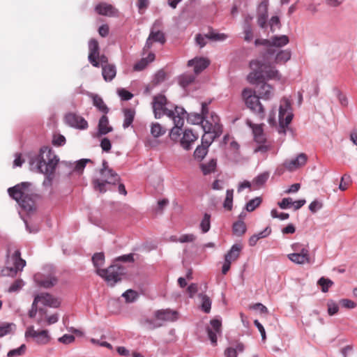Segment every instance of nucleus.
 <instances>
[{
    "mask_svg": "<svg viewBox=\"0 0 357 357\" xmlns=\"http://www.w3.org/2000/svg\"><path fill=\"white\" fill-rule=\"evenodd\" d=\"M252 72L248 75V80L251 84L258 82L257 92L259 98L269 100L274 96L273 86L263 79L266 77L270 79L280 80L281 75L275 67L259 60H252L250 63Z\"/></svg>",
    "mask_w": 357,
    "mask_h": 357,
    "instance_id": "obj_1",
    "label": "nucleus"
},
{
    "mask_svg": "<svg viewBox=\"0 0 357 357\" xmlns=\"http://www.w3.org/2000/svg\"><path fill=\"white\" fill-rule=\"evenodd\" d=\"M30 185L29 183H22L8 190L9 195L28 213L35 209V202L29 193L28 188Z\"/></svg>",
    "mask_w": 357,
    "mask_h": 357,
    "instance_id": "obj_2",
    "label": "nucleus"
},
{
    "mask_svg": "<svg viewBox=\"0 0 357 357\" xmlns=\"http://www.w3.org/2000/svg\"><path fill=\"white\" fill-rule=\"evenodd\" d=\"M59 159L54 151L48 147L40 149L38 156V169L40 172L51 175L54 172Z\"/></svg>",
    "mask_w": 357,
    "mask_h": 357,
    "instance_id": "obj_3",
    "label": "nucleus"
},
{
    "mask_svg": "<svg viewBox=\"0 0 357 357\" xmlns=\"http://www.w3.org/2000/svg\"><path fill=\"white\" fill-rule=\"evenodd\" d=\"M119 181V176L108 167L107 161L103 160L102 167L100 170V178L93 181V185L96 190L105 192L107 191V184L115 185Z\"/></svg>",
    "mask_w": 357,
    "mask_h": 357,
    "instance_id": "obj_4",
    "label": "nucleus"
},
{
    "mask_svg": "<svg viewBox=\"0 0 357 357\" xmlns=\"http://www.w3.org/2000/svg\"><path fill=\"white\" fill-rule=\"evenodd\" d=\"M166 116L170 118L174 124L169 132V137L174 142L178 141L181 135L180 130L184 125L187 113L183 107H174V111L166 110Z\"/></svg>",
    "mask_w": 357,
    "mask_h": 357,
    "instance_id": "obj_5",
    "label": "nucleus"
},
{
    "mask_svg": "<svg viewBox=\"0 0 357 357\" xmlns=\"http://www.w3.org/2000/svg\"><path fill=\"white\" fill-rule=\"evenodd\" d=\"M242 98L247 107L251 109L259 119H264L265 116V109L259 100V97L255 95V91L251 89H245L242 92Z\"/></svg>",
    "mask_w": 357,
    "mask_h": 357,
    "instance_id": "obj_6",
    "label": "nucleus"
},
{
    "mask_svg": "<svg viewBox=\"0 0 357 357\" xmlns=\"http://www.w3.org/2000/svg\"><path fill=\"white\" fill-rule=\"evenodd\" d=\"M202 127L204 131V135H208L213 140L220 137L222 132V126L220 123L218 115L211 114L208 116L206 114Z\"/></svg>",
    "mask_w": 357,
    "mask_h": 357,
    "instance_id": "obj_7",
    "label": "nucleus"
},
{
    "mask_svg": "<svg viewBox=\"0 0 357 357\" xmlns=\"http://www.w3.org/2000/svg\"><path fill=\"white\" fill-rule=\"evenodd\" d=\"M98 275L102 278L109 285L114 286L121 281V276L124 273V268L116 264L111 265L107 268H98L96 271Z\"/></svg>",
    "mask_w": 357,
    "mask_h": 357,
    "instance_id": "obj_8",
    "label": "nucleus"
},
{
    "mask_svg": "<svg viewBox=\"0 0 357 357\" xmlns=\"http://www.w3.org/2000/svg\"><path fill=\"white\" fill-rule=\"evenodd\" d=\"M292 118L293 114L291 112V103L287 98H284L281 100L279 108V132L285 133V128L291 123Z\"/></svg>",
    "mask_w": 357,
    "mask_h": 357,
    "instance_id": "obj_9",
    "label": "nucleus"
},
{
    "mask_svg": "<svg viewBox=\"0 0 357 357\" xmlns=\"http://www.w3.org/2000/svg\"><path fill=\"white\" fill-rule=\"evenodd\" d=\"M24 336L27 340L31 338L36 344L39 345H46L50 342L52 339L48 330H36L33 326H29L26 328Z\"/></svg>",
    "mask_w": 357,
    "mask_h": 357,
    "instance_id": "obj_10",
    "label": "nucleus"
},
{
    "mask_svg": "<svg viewBox=\"0 0 357 357\" xmlns=\"http://www.w3.org/2000/svg\"><path fill=\"white\" fill-rule=\"evenodd\" d=\"M10 261L13 266L7 267L3 270L4 275L15 276L18 271H22L26 265V261L21 258V253L19 250H16L13 254Z\"/></svg>",
    "mask_w": 357,
    "mask_h": 357,
    "instance_id": "obj_11",
    "label": "nucleus"
},
{
    "mask_svg": "<svg viewBox=\"0 0 357 357\" xmlns=\"http://www.w3.org/2000/svg\"><path fill=\"white\" fill-rule=\"evenodd\" d=\"M153 109L155 118L160 119L162 116L166 115V110L174 111V109H169L166 107L167 100L165 96L158 94L153 97Z\"/></svg>",
    "mask_w": 357,
    "mask_h": 357,
    "instance_id": "obj_12",
    "label": "nucleus"
},
{
    "mask_svg": "<svg viewBox=\"0 0 357 357\" xmlns=\"http://www.w3.org/2000/svg\"><path fill=\"white\" fill-rule=\"evenodd\" d=\"M59 320V314L57 313H54L51 315H48L47 310L44 308L38 309V316L36 318V323L40 326H45L47 325H52L55 324Z\"/></svg>",
    "mask_w": 357,
    "mask_h": 357,
    "instance_id": "obj_13",
    "label": "nucleus"
},
{
    "mask_svg": "<svg viewBox=\"0 0 357 357\" xmlns=\"http://www.w3.org/2000/svg\"><path fill=\"white\" fill-rule=\"evenodd\" d=\"M213 142V138L208 135H203L202 137V144L198 146L194 152L195 158L199 160H202L206 155L208 147Z\"/></svg>",
    "mask_w": 357,
    "mask_h": 357,
    "instance_id": "obj_14",
    "label": "nucleus"
},
{
    "mask_svg": "<svg viewBox=\"0 0 357 357\" xmlns=\"http://www.w3.org/2000/svg\"><path fill=\"white\" fill-rule=\"evenodd\" d=\"M89 61L94 67L99 68L100 47L97 40L91 39L89 42Z\"/></svg>",
    "mask_w": 357,
    "mask_h": 357,
    "instance_id": "obj_15",
    "label": "nucleus"
},
{
    "mask_svg": "<svg viewBox=\"0 0 357 357\" xmlns=\"http://www.w3.org/2000/svg\"><path fill=\"white\" fill-rule=\"evenodd\" d=\"M65 121L71 127L84 130L88 128L87 121L82 116L74 113H68L65 116Z\"/></svg>",
    "mask_w": 357,
    "mask_h": 357,
    "instance_id": "obj_16",
    "label": "nucleus"
},
{
    "mask_svg": "<svg viewBox=\"0 0 357 357\" xmlns=\"http://www.w3.org/2000/svg\"><path fill=\"white\" fill-rule=\"evenodd\" d=\"M221 321L218 319H212L210 322V326L206 328L208 338L213 345L217 344V335H220L222 330Z\"/></svg>",
    "mask_w": 357,
    "mask_h": 357,
    "instance_id": "obj_17",
    "label": "nucleus"
},
{
    "mask_svg": "<svg viewBox=\"0 0 357 357\" xmlns=\"http://www.w3.org/2000/svg\"><path fill=\"white\" fill-rule=\"evenodd\" d=\"M307 160V157L305 153H300L296 158L286 160L284 162V166L287 169L292 172L304 166Z\"/></svg>",
    "mask_w": 357,
    "mask_h": 357,
    "instance_id": "obj_18",
    "label": "nucleus"
},
{
    "mask_svg": "<svg viewBox=\"0 0 357 357\" xmlns=\"http://www.w3.org/2000/svg\"><path fill=\"white\" fill-rule=\"evenodd\" d=\"M35 303H41L43 305L51 307H58L60 302L58 299L54 298L52 295L47 293H41L38 294L34 298Z\"/></svg>",
    "mask_w": 357,
    "mask_h": 357,
    "instance_id": "obj_19",
    "label": "nucleus"
},
{
    "mask_svg": "<svg viewBox=\"0 0 357 357\" xmlns=\"http://www.w3.org/2000/svg\"><path fill=\"white\" fill-rule=\"evenodd\" d=\"M165 41L166 40L164 33L160 31H155L153 28L146 40V43L143 49V51L144 52L149 50L151 47L153 42H158L161 44H164Z\"/></svg>",
    "mask_w": 357,
    "mask_h": 357,
    "instance_id": "obj_20",
    "label": "nucleus"
},
{
    "mask_svg": "<svg viewBox=\"0 0 357 357\" xmlns=\"http://www.w3.org/2000/svg\"><path fill=\"white\" fill-rule=\"evenodd\" d=\"M268 1H262L257 8V23L259 26L264 29L266 25L268 18Z\"/></svg>",
    "mask_w": 357,
    "mask_h": 357,
    "instance_id": "obj_21",
    "label": "nucleus"
},
{
    "mask_svg": "<svg viewBox=\"0 0 357 357\" xmlns=\"http://www.w3.org/2000/svg\"><path fill=\"white\" fill-rule=\"evenodd\" d=\"M197 135L195 134L191 130L186 129L180 139V144L184 149L189 150L191 149L192 144L197 141Z\"/></svg>",
    "mask_w": 357,
    "mask_h": 357,
    "instance_id": "obj_22",
    "label": "nucleus"
},
{
    "mask_svg": "<svg viewBox=\"0 0 357 357\" xmlns=\"http://www.w3.org/2000/svg\"><path fill=\"white\" fill-rule=\"evenodd\" d=\"M289 260L297 264H305L311 263L309 250H304L302 252H294L287 255Z\"/></svg>",
    "mask_w": 357,
    "mask_h": 357,
    "instance_id": "obj_23",
    "label": "nucleus"
},
{
    "mask_svg": "<svg viewBox=\"0 0 357 357\" xmlns=\"http://www.w3.org/2000/svg\"><path fill=\"white\" fill-rule=\"evenodd\" d=\"M289 41V38L285 35L272 37L270 39V47L267 49V54H273L275 53L274 47H282L288 44Z\"/></svg>",
    "mask_w": 357,
    "mask_h": 357,
    "instance_id": "obj_24",
    "label": "nucleus"
},
{
    "mask_svg": "<svg viewBox=\"0 0 357 357\" xmlns=\"http://www.w3.org/2000/svg\"><path fill=\"white\" fill-rule=\"evenodd\" d=\"M210 64V61L206 58H195L188 61L189 66H194V71L196 75H198L204 69H206Z\"/></svg>",
    "mask_w": 357,
    "mask_h": 357,
    "instance_id": "obj_25",
    "label": "nucleus"
},
{
    "mask_svg": "<svg viewBox=\"0 0 357 357\" xmlns=\"http://www.w3.org/2000/svg\"><path fill=\"white\" fill-rule=\"evenodd\" d=\"M95 10L99 15L108 17H114L117 14V10L112 5L107 3H98Z\"/></svg>",
    "mask_w": 357,
    "mask_h": 357,
    "instance_id": "obj_26",
    "label": "nucleus"
},
{
    "mask_svg": "<svg viewBox=\"0 0 357 357\" xmlns=\"http://www.w3.org/2000/svg\"><path fill=\"white\" fill-rule=\"evenodd\" d=\"M155 317L158 320L173 321L177 319L178 313L168 309L161 310L155 312Z\"/></svg>",
    "mask_w": 357,
    "mask_h": 357,
    "instance_id": "obj_27",
    "label": "nucleus"
},
{
    "mask_svg": "<svg viewBox=\"0 0 357 357\" xmlns=\"http://www.w3.org/2000/svg\"><path fill=\"white\" fill-rule=\"evenodd\" d=\"M242 250L240 244H234L232 245L229 251L225 255V260L229 263H232L238 259Z\"/></svg>",
    "mask_w": 357,
    "mask_h": 357,
    "instance_id": "obj_28",
    "label": "nucleus"
},
{
    "mask_svg": "<svg viewBox=\"0 0 357 357\" xmlns=\"http://www.w3.org/2000/svg\"><path fill=\"white\" fill-rule=\"evenodd\" d=\"M112 127L109 123L108 117L106 115L102 116L98 122V134L104 135L112 132Z\"/></svg>",
    "mask_w": 357,
    "mask_h": 357,
    "instance_id": "obj_29",
    "label": "nucleus"
},
{
    "mask_svg": "<svg viewBox=\"0 0 357 357\" xmlns=\"http://www.w3.org/2000/svg\"><path fill=\"white\" fill-rule=\"evenodd\" d=\"M202 114H190L188 116V121H190L193 124H201L202 125V122L204 121V116L206 114L208 113V107L206 104L202 103Z\"/></svg>",
    "mask_w": 357,
    "mask_h": 357,
    "instance_id": "obj_30",
    "label": "nucleus"
},
{
    "mask_svg": "<svg viewBox=\"0 0 357 357\" xmlns=\"http://www.w3.org/2000/svg\"><path fill=\"white\" fill-rule=\"evenodd\" d=\"M116 70L114 65L109 64L102 67V75L106 82L112 81L116 76Z\"/></svg>",
    "mask_w": 357,
    "mask_h": 357,
    "instance_id": "obj_31",
    "label": "nucleus"
},
{
    "mask_svg": "<svg viewBox=\"0 0 357 357\" xmlns=\"http://www.w3.org/2000/svg\"><path fill=\"white\" fill-rule=\"evenodd\" d=\"M155 59V54L152 52L149 53L148 56L146 58H142L138 62H137L133 68L136 71H140L144 70L147 65L153 61Z\"/></svg>",
    "mask_w": 357,
    "mask_h": 357,
    "instance_id": "obj_32",
    "label": "nucleus"
},
{
    "mask_svg": "<svg viewBox=\"0 0 357 357\" xmlns=\"http://www.w3.org/2000/svg\"><path fill=\"white\" fill-rule=\"evenodd\" d=\"M124 120L123 127L124 128H128L133 122L135 112L133 109L126 108L123 109Z\"/></svg>",
    "mask_w": 357,
    "mask_h": 357,
    "instance_id": "obj_33",
    "label": "nucleus"
},
{
    "mask_svg": "<svg viewBox=\"0 0 357 357\" xmlns=\"http://www.w3.org/2000/svg\"><path fill=\"white\" fill-rule=\"evenodd\" d=\"M291 58V52L289 50L279 51L275 58V62L278 64L284 63Z\"/></svg>",
    "mask_w": 357,
    "mask_h": 357,
    "instance_id": "obj_34",
    "label": "nucleus"
},
{
    "mask_svg": "<svg viewBox=\"0 0 357 357\" xmlns=\"http://www.w3.org/2000/svg\"><path fill=\"white\" fill-rule=\"evenodd\" d=\"M217 161L215 159H211L209 162L206 163H203L201 165V169L204 175L209 174L212 172H214L216 168Z\"/></svg>",
    "mask_w": 357,
    "mask_h": 357,
    "instance_id": "obj_35",
    "label": "nucleus"
},
{
    "mask_svg": "<svg viewBox=\"0 0 357 357\" xmlns=\"http://www.w3.org/2000/svg\"><path fill=\"white\" fill-rule=\"evenodd\" d=\"M93 103L102 112L107 114L109 112V109L105 104L102 98L98 95H93Z\"/></svg>",
    "mask_w": 357,
    "mask_h": 357,
    "instance_id": "obj_36",
    "label": "nucleus"
},
{
    "mask_svg": "<svg viewBox=\"0 0 357 357\" xmlns=\"http://www.w3.org/2000/svg\"><path fill=\"white\" fill-rule=\"evenodd\" d=\"M195 79V76L192 74L185 73L178 78L179 84L185 88L192 84Z\"/></svg>",
    "mask_w": 357,
    "mask_h": 357,
    "instance_id": "obj_37",
    "label": "nucleus"
},
{
    "mask_svg": "<svg viewBox=\"0 0 357 357\" xmlns=\"http://www.w3.org/2000/svg\"><path fill=\"white\" fill-rule=\"evenodd\" d=\"M166 132V129L158 123H153L151 126V133L154 137H159Z\"/></svg>",
    "mask_w": 357,
    "mask_h": 357,
    "instance_id": "obj_38",
    "label": "nucleus"
},
{
    "mask_svg": "<svg viewBox=\"0 0 357 357\" xmlns=\"http://www.w3.org/2000/svg\"><path fill=\"white\" fill-rule=\"evenodd\" d=\"M246 231V225L243 221H238L233 225V232L238 236H242Z\"/></svg>",
    "mask_w": 357,
    "mask_h": 357,
    "instance_id": "obj_39",
    "label": "nucleus"
},
{
    "mask_svg": "<svg viewBox=\"0 0 357 357\" xmlns=\"http://www.w3.org/2000/svg\"><path fill=\"white\" fill-rule=\"evenodd\" d=\"M200 228L203 233H206L211 228V215L205 213L200 222Z\"/></svg>",
    "mask_w": 357,
    "mask_h": 357,
    "instance_id": "obj_40",
    "label": "nucleus"
},
{
    "mask_svg": "<svg viewBox=\"0 0 357 357\" xmlns=\"http://www.w3.org/2000/svg\"><path fill=\"white\" fill-rule=\"evenodd\" d=\"M317 284L321 287V291L326 293L333 286V282L330 279L322 277L318 280Z\"/></svg>",
    "mask_w": 357,
    "mask_h": 357,
    "instance_id": "obj_41",
    "label": "nucleus"
},
{
    "mask_svg": "<svg viewBox=\"0 0 357 357\" xmlns=\"http://www.w3.org/2000/svg\"><path fill=\"white\" fill-rule=\"evenodd\" d=\"M206 37L213 41H222L227 38L226 34L215 33L213 30L206 33Z\"/></svg>",
    "mask_w": 357,
    "mask_h": 357,
    "instance_id": "obj_42",
    "label": "nucleus"
},
{
    "mask_svg": "<svg viewBox=\"0 0 357 357\" xmlns=\"http://www.w3.org/2000/svg\"><path fill=\"white\" fill-rule=\"evenodd\" d=\"M233 194L234 190H227L226 192V197L223 204L224 208L228 211H231L232 208V203H233Z\"/></svg>",
    "mask_w": 357,
    "mask_h": 357,
    "instance_id": "obj_43",
    "label": "nucleus"
},
{
    "mask_svg": "<svg viewBox=\"0 0 357 357\" xmlns=\"http://www.w3.org/2000/svg\"><path fill=\"white\" fill-rule=\"evenodd\" d=\"M92 261L95 267H96V271L102 266L105 262V256L102 252H98L94 254L92 257Z\"/></svg>",
    "mask_w": 357,
    "mask_h": 357,
    "instance_id": "obj_44",
    "label": "nucleus"
},
{
    "mask_svg": "<svg viewBox=\"0 0 357 357\" xmlns=\"http://www.w3.org/2000/svg\"><path fill=\"white\" fill-rule=\"evenodd\" d=\"M195 239L196 236L192 234H183L178 239L176 236L172 237L173 241H178L180 243H190L193 242Z\"/></svg>",
    "mask_w": 357,
    "mask_h": 357,
    "instance_id": "obj_45",
    "label": "nucleus"
},
{
    "mask_svg": "<svg viewBox=\"0 0 357 357\" xmlns=\"http://www.w3.org/2000/svg\"><path fill=\"white\" fill-rule=\"evenodd\" d=\"M261 203V199L260 197H255V199L250 200L247 203V204L245 206V208L248 211L252 212L257 207H258Z\"/></svg>",
    "mask_w": 357,
    "mask_h": 357,
    "instance_id": "obj_46",
    "label": "nucleus"
},
{
    "mask_svg": "<svg viewBox=\"0 0 357 357\" xmlns=\"http://www.w3.org/2000/svg\"><path fill=\"white\" fill-rule=\"evenodd\" d=\"M26 349V345L22 344L20 347L9 351L8 353L7 354V356L8 357H15V356H22V354H24L25 353Z\"/></svg>",
    "mask_w": 357,
    "mask_h": 357,
    "instance_id": "obj_47",
    "label": "nucleus"
},
{
    "mask_svg": "<svg viewBox=\"0 0 357 357\" xmlns=\"http://www.w3.org/2000/svg\"><path fill=\"white\" fill-rule=\"evenodd\" d=\"M271 148H272V142H268L266 143L258 144V146L255 149L254 152L255 153L261 152V153H266L267 151H268L269 150H271Z\"/></svg>",
    "mask_w": 357,
    "mask_h": 357,
    "instance_id": "obj_48",
    "label": "nucleus"
},
{
    "mask_svg": "<svg viewBox=\"0 0 357 357\" xmlns=\"http://www.w3.org/2000/svg\"><path fill=\"white\" fill-rule=\"evenodd\" d=\"M126 300L127 302H133L138 296L137 291L128 289L124 292L122 295Z\"/></svg>",
    "mask_w": 357,
    "mask_h": 357,
    "instance_id": "obj_49",
    "label": "nucleus"
},
{
    "mask_svg": "<svg viewBox=\"0 0 357 357\" xmlns=\"http://www.w3.org/2000/svg\"><path fill=\"white\" fill-rule=\"evenodd\" d=\"M268 178V174H266V173L261 174L254 179L253 183L255 185H256L257 187H259L266 183Z\"/></svg>",
    "mask_w": 357,
    "mask_h": 357,
    "instance_id": "obj_50",
    "label": "nucleus"
},
{
    "mask_svg": "<svg viewBox=\"0 0 357 357\" xmlns=\"http://www.w3.org/2000/svg\"><path fill=\"white\" fill-rule=\"evenodd\" d=\"M211 307V301L208 296L204 295L202 296V308L206 312L208 313Z\"/></svg>",
    "mask_w": 357,
    "mask_h": 357,
    "instance_id": "obj_51",
    "label": "nucleus"
},
{
    "mask_svg": "<svg viewBox=\"0 0 357 357\" xmlns=\"http://www.w3.org/2000/svg\"><path fill=\"white\" fill-rule=\"evenodd\" d=\"M117 92L122 100H129L133 97V94L125 89H120Z\"/></svg>",
    "mask_w": 357,
    "mask_h": 357,
    "instance_id": "obj_52",
    "label": "nucleus"
},
{
    "mask_svg": "<svg viewBox=\"0 0 357 357\" xmlns=\"http://www.w3.org/2000/svg\"><path fill=\"white\" fill-rule=\"evenodd\" d=\"M328 313L330 316H333L338 312L339 307L337 303L333 301H329L327 303Z\"/></svg>",
    "mask_w": 357,
    "mask_h": 357,
    "instance_id": "obj_53",
    "label": "nucleus"
},
{
    "mask_svg": "<svg viewBox=\"0 0 357 357\" xmlns=\"http://www.w3.org/2000/svg\"><path fill=\"white\" fill-rule=\"evenodd\" d=\"M207 40H208V38L206 37V33L204 35L199 33V34H197L195 36L196 43L200 47H203L206 45Z\"/></svg>",
    "mask_w": 357,
    "mask_h": 357,
    "instance_id": "obj_54",
    "label": "nucleus"
},
{
    "mask_svg": "<svg viewBox=\"0 0 357 357\" xmlns=\"http://www.w3.org/2000/svg\"><path fill=\"white\" fill-rule=\"evenodd\" d=\"M13 324H4L0 326V337L9 334L12 331Z\"/></svg>",
    "mask_w": 357,
    "mask_h": 357,
    "instance_id": "obj_55",
    "label": "nucleus"
},
{
    "mask_svg": "<svg viewBox=\"0 0 357 357\" xmlns=\"http://www.w3.org/2000/svg\"><path fill=\"white\" fill-rule=\"evenodd\" d=\"M244 34V40L245 41L250 42L252 40L253 33L250 24L245 25Z\"/></svg>",
    "mask_w": 357,
    "mask_h": 357,
    "instance_id": "obj_56",
    "label": "nucleus"
},
{
    "mask_svg": "<svg viewBox=\"0 0 357 357\" xmlns=\"http://www.w3.org/2000/svg\"><path fill=\"white\" fill-rule=\"evenodd\" d=\"M350 176L348 175H344L342 177L339 188L342 191L347 190L350 183Z\"/></svg>",
    "mask_w": 357,
    "mask_h": 357,
    "instance_id": "obj_57",
    "label": "nucleus"
},
{
    "mask_svg": "<svg viewBox=\"0 0 357 357\" xmlns=\"http://www.w3.org/2000/svg\"><path fill=\"white\" fill-rule=\"evenodd\" d=\"M340 303L342 307L348 309H353L356 306V304L349 299H342L340 301Z\"/></svg>",
    "mask_w": 357,
    "mask_h": 357,
    "instance_id": "obj_58",
    "label": "nucleus"
},
{
    "mask_svg": "<svg viewBox=\"0 0 357 357\" xmlns=\"http://www.w3.org/2000/svg\"><path fill=\"white\" fill-rule=\"evenodd\" d=\"M56 281L57 280L56 278H52L50 279H45V280H42L40 282V284L45 288H50V287L54 286V284H56Z\"/></svg>",
    "mask_w": 357,
    "mask_h": 357,
    "instance_id": "obj_59",
    "label": "nucleus"
},
{
    "mask_svg": "<svg viewBox=\"0 0 357 357\" xmlns=\"http://www.w3.org/2000/svg\"><path fill=\"white\" fill-rule=\"evenodd\" d=\"M23 286V282L21 280H17L15 281L9 287V292L17 291L22 288Z\"/></svg>",
    "mask_w": 357,
    "mask_h": 357,
    "instance_id": "obj_60",
    "label": "nucleus"
},
{
    "mask_svg": "<svg viewBox=\"0 0 357 357\" xmlns=\"http://www.w3.org/2000/svg\"><path fill=\"white\" fill-rule=\"evenodd\" d=\"M100 146L102 149L105 152H109L111 150V142L107 137L103 138L100 142Z\"/></svg>",
    "mask_w": 357,
    "mask_h": 357,
    "instance_id": "obj_61",
    "label": "nucleus"
},
{
    "mask_svg": "<svg viewBox=\"0 0 357 357\" xmlns=\"http://www.w3.org/2000/svg\"><path fill=\"white\" fill-rule=\"evenodd\" d=\"M66 142V138L61 135H56L54 136L52 143L55 146H62Z\"/></svg>",
    "mask_w": 357,
    "mask_h": 357,
    "instance_id": "obj_62",
    "label": "nucleus"
},
{
    "mask_svg": "<svg viewBox=\"0 0 357 357\" xmlns=\"http://www.w3.org/2000/svg\"><path fill=\"white\" fill-rule=\"evenodd\" d=\"M293 201L292 199L290 197L287 198H283L280 202L278 203V206L282 208H287L289 207L291 205H292Z\"/></svg>",
    "mask_w": 357,
    "mask_h": 357,
    "instance_id": "obj_63",
    "label": "nucleus"
},
{
    "mask_svg": "<svg viewBox=\"0 0 357 357\" xmlns=\"http://www.w3.org/2000/svg\"><path fill=\"white\" fill-rule=\"evenodd\" d=\"M75 340V337L73 335L65 334L59 338V341L63 344H70Z\"/></svg>",
    "mask_w": 357,
    "mask_h": 357,
    "instance_id": "obj_64",
    "label": "nucleus"
}]
</instances>
